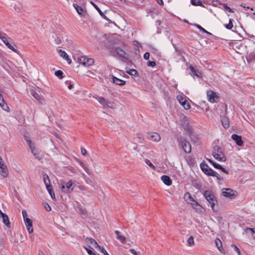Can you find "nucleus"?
I'll list each match as a JSON object with an SVG mask.
<instances>
[{
    "label": "nucleus",
    "instance_id": "nucleus-44",
    "mask_svg": "<svg viewBox=\"0 0 255 255\" xmlns=\"http://www.w3.org/2000/svg\"><path fill=\"white\" fill-rule=\"evenodd\" d=\"M84 248L86 250L89 255H95L96 254L93 252L90 248L84 246Z\"/></svg>",
    "mask_w": 255,
    "mask_h": 255
},
{
    "label": "nucleus",
    "instance_id": "nucleus-47",
    "mask_svg": "<svg viewBox=\"0 0 255 255\" xmlns=\"http://www.w3.org/2000/svg\"><path fill=\"white\" fill-rule=\"evenodd\" d=\"M223 3H221L219 0H213L212 1V4L214 6H218L220 5L222 6V4Z\"/></svg>",
    "mask_w": 255,
    "mask_h": 255
},
{
    "label": "nucleus",
    "instance_id": "nucleus-10",
    "mask_svg": "<svg viewBox=\"0 0 255 255\" xmlns=\"http://www.w3.org/2000/svg\"><path fill=\"white\" fill-rule=\"evenodd\" d=\"M184 198L187 203L190 204L193 208H196V207L199 206L198 203L193 199L190 193L186 192L184 195Z\"/></svg>",
    "mask_w": 255,
    "mask_h": 255
},
{
    "label": "nucleus",
    "instance_id": "nucleus-5",
    "mask_svg": "<svg viewBox=\"0 0 255 255\" xmlns=\"http://www.w3.org/2000/svg\"><path fill=\"white\" fill-rule=\"evenodd\" d=\"M110 51L113 56H119L125 59H127L128 58L126 52L120 47H113L111 49Z\"/></svg>",
    "mask_w": 255,
    "mask_h": 255
},
{
    "label": "nucleus",
    "instance_id": "nucleus-37",
    "mask_svg": "<svg viewBox=\"0 0 255 255\" xmlns=\"http://www.w3.org/2000/svg\"><path fill=\"white\" fill-rule=\"evenodd\" d=\"M222 6L223 7V8L225 10H226L227 12H230V13L233 12V10L230 7H229L226 4L223 3L222 4Z\"/></svg>",
    "mask_w": 255,
    "mask_h": 255
},
{
    "label": "nucleus",
    "instance_id": "nucleus-2",
    "mask_svg": "<svg viewBox=\"0 0 255 255\" xmlns=\"http://www.w3.org/2000/svg\"><path fill=\"white\" fill-rule=\"evenodd\" d=\"M59 186L61 192L65 194L72 193L75 186L72 180H70L68 182L62 181L60 183Z\"/></svg>",
    "mask_w": 255,
    "mask_h": 255
},
{
    "label": "nucleus",
    "instance_id": "nucleus-58",
    "mask_svg": "<svg viewBox=\"0 0 255 255\" xmlns=\"http://www.w3.org/2000/svg\"><path fill=\"white\" fill-rule=\"evenodd\" d=\"M69 170L70 172H71L72 173H76V170L73 167H70L69 168Z\"/></svg>",
    "mask_w": 255,
    "mask_h": 255
},
{
    "label": "nucleus",
    "instance_id": "nucleus-6",
    "mask_svg": "<svg viewBox=\"0 0 255 255\" xmlns=\"http://www.w3.org/2000/svg\"><path fill=\"white\" fill-rule=\"evenodd\" d=\"M0 39L2 41V42L4 43V44L10 50L13 51L14 52H17V50L15 48L16 45L13 44V45H11L10 43V42L11 41V39L9 37H7L6 34L3 33L0 37Z\"/></svg>",
    "mask_w": 255,
    "mask_h": 255
},
{
    "label": "nucleus",
    "instance_id": "nucleus-46",
    "mask_svg": "<svg viewBox=\"0 0 255 255\" xmlns=\"http://www.w3.org/2000/svg\"><path fill=\"white\" fill-rule=\"evenodd\" d=\"M255 58V54H251L247 57V60L248 62H250L252 60H254Z\"/></svg>",
    "mask_w": 255,
    "mask_h": 255
},
{
    "label": "nucleus",
    "instance_id": "nucleus-25",
    "mask_svg": "<svg viewBox=\"0 0 255 255\" xmlns=\"http://www.w3.org/2000/svg\"><path fill=\"white\" fill-rule=\"evenodd\" d=\"M77 161L80 165V166L85 170L86 173L88 174H91V171L89 168V166L87 164L82 162L80 160H77Z\"/></svg>",
    "mask_w": 255,
    "mask_h": 255
},
{
    "label": "nucleus",
    "instance_id": "nucleus-45",
    "mask_svg": "<svg viewBox=\"0 0 255 255\" xmlns=\"http://www.w3.org/2000/svg\"><path fill=\"white\" fill-rule=\"evenodd\" d=\"M188 244L189 246L193 245L194 244V238L192 236L190 237L187 240Z\"/></svg>",
    "mask_w": 255,
    "mask_h": 255
},
{
    "label": "nucleus",
    "instance_id": "nucleus-60",
    "mask_svg": "<svg viewBox=\"0 0 255 255\" xmlns=\"http://www.w3.org/2000/svg\"><path fill=\"white\" fill-rule=\"evenodd\" d=\"M220 170H221L222 172H224V173H226V174H228V171H227L225 168H224V167H223L222 166H221V168H220Z\"/></svg>",
    "mask_w": 255,
    "mask_h": 255
},
{
    "label": "nucleus",
    "instance_id": "nucleus-3",
    "mask_svg": "<svg viewBox=\"0 0 255 255\" xmlns=\"http://www.w3.org/2000/svg\"><path fill=\"white\" fill-rule=\"evenodd\" d=\"M212 154L214 157L220 161H225L226 160L222 148L218 146H214Z\"/></svg>",
    "mask_w": 255,
    "mask_h": 255
},
{
    "label": "nucleus",
    "instance_id": "nucleus-15",
    "mask_svg": "<svg viewBox=\"0 0 255 255\" xmlns=\"http://www.w3.org/2000/svg\"><path fill=\"white\" fill-rule=\"evenodd\" d=\"M235 191L230 188H225L222 192V194L226 197H231L235 195Z\"/></svg>",
    "mask_w": 255,
    "mask_h": 255
},
{
    "label": "nucleus",
    "instance_id": "nucleus-13",
    "mask_svg": "<svg viewBox=\"0 0 255 255\" xmlns=\"http://www.w3.org/2000/svg\"><path fill=\"white\" fill-rule=\"evenodd\" d=\"M146 137L148 139H150L155 142H158L161 139L160 135L156 132L147 133Z\"/></svg>",
    "mask_w": 255,
    "mask_h": 255
},
{
    "label": "nucleus",
    "instance_id": "nucleus-55",
    "mask_svg": "<svg viewBox=\"0 0 255 255\" xmlns=\"http://www.w3.org/2000/svg\"><path fill=\"white\" fill-rule=\"evenodd\" d=\"M45 208L48 211H49L51 210L50 206L47 203L45 205Z\"/></svg>",
    "mask_w": 255,
    "mask_h": 255
},
{
    "label": "nucleus",
    "instance_id": "nucleus-17",
    "mask_svg": "<svg viewBox=\"0 0 255 255\" xmlns=\"http://www.w3.org/2000/svg\"><path fill=\"white\" fill-rule=\"evenodd\" d=\"M189 68L191 72V73H190V74L193 77L194 76H196L198 78L202 77V73L201 72H200L199 71L196 70L193 66L190 65Z\"/></svg>",
    "mask_w": 255,
    "mask_h": 255
},
{
    "label": "nucleus",
    "instance_id": "nucleus-14",
    "mask_svg": "<svg viewBox=\"0 0 255 255\" xmlns=\"http://www.w3.org/2000/svg\"><path fill=\"white\" fill-rule=\"evenodd\" d=\"M110 80L112 82L115 83L119 86H123L126 84V81L119 79L114 75L111 76Z\"/></svg>",
    "mask_w": 255,
    "mask_h": 255
},
{
    "label": "nucleus",
    "instance_id": "nucleus-35",
    "mask_svg": "<svg viewBox=\"0 0 255 255\" xmlns=\"http://www.w3.org/2000/svg\"><path fill=\"white\" fill-rule=\"evenodd\" d=\"M208 161H209L210 163H211L213 166L215 168H217V169H220V168H221V165L214 162L213 161H212V160H210V159H208Z\"/></svg>",
    "mask_w": 255,
    "mask_h": 255
},
{
    "label": "nucleus",
    "instance_id": "nucleus-1",
    "mask_svg": "<svg viewBox=\"0 0 255 255\" xmlns=\"http://www.w3.org/2000/svg\"><path fill=\"white\" fill-rule=\"evenodd\" d=\"M203 195L208 203L210 204L213 212H217L218 209L215 208V206L217 204L218 202L213 192L210 190H206L204 191Z\"/></svg>",
    "mask_w": 255,
    "mask_h": 255
},
{
    "label": "nucleus",
    "instance_id": "nucleus-54",
    "mask_svg": "<svg viewBox=\"0 0 255 255\" xmlns=\"http://www.w3.org/2000/svg\"><path fill=\"white\" fill-rule=\"evenodd\" d=\"M213 177H216L219 180H223V178L222 177H221V176H220L217 172H216V175L215 176H212Z\"/></svg>",
    "mask_w": 255,
    "mask_h": 255
},
{
    "label": "nucleus",
    "instance_id": "nucleus-18",
    "mask_svg": "<svg viewBox=\"0 0 255 255\" xmlns=\"http://www.w3.org/2000/svg\"><path fill=\"white\" fill-rule=\"evenodd\" d=\"M232 138L236 142L238 146H242L243 144L241 136L236 134H233L232 135Z\"/></svg>",
    "mask_w": 255,
    "mask_h": 255
},
{
    "label": "nucleus",
    "instance_id": "nucleus-59",
    "mask_svg": "<svg viewBox=\"0 0 255 255\" xmlns=\"http://www.w3.org/2000/svg\"><path fill=\"white\" fill-rule=\"evenodd\" d=\"M44 179L45 180H47L49 179L48 176L46 174H44L43 175V181H44Z\"/></svg>",
    "mask_w": 255,
    "mask_h": 255
},
{
    "label": "nucleus",
    "instance_id": "nucleus-40",
    "mask_svg": "<svg viewBox=\"0 0 255 255\" xmlns=\"http://www.w3.org/2000/svg\"><path fill=\"white\" fill-rule=\"evenodd\" d=\"M233 20L232 19H230L229 23L225 25V27L227 29H231L233 28Z\"/></svg>",
    "mask_w": 255,
    "mask_h": 255
},
{
    "label": "nucleus",
    "instance_id": "nucleus-9",
    "mask_svg": "<svg viewBox=\"0 0 255 255\" xmlns=\"http://www.w3.org/2000/svg\"><path fill=\"white\" fill-rule=\"evenodd\" d=\"M79 62L85 67H89L94 64V60L93 58L86 56H81L78 58Z\"/></svg>",
    "mask_w": 255,
    "mask_h": 255
},
{
    "label": "nucleus",
    "instance_id": "nucleus-8",
    "mask_svg": "<svg viewBox=\"0 0 255 255\" xmlns=\"http://www.w3.org/2000/svg\"><path fill=\"white\" fill-rule=\"evenodd\" d=\"M200 168L202 171L206 175L208 176H215L216 175V172L214 171L212 169L210 168L209 166L204 162H202L200 164Z\"/></svg>",
    "mask_w": 255,
    "mask_h": 255
},
{
    "label": "nucleus",
    "instance_id": "nucleus-24",
    "mask_svg": "<svg viewBox=\"0 0 255 255\" xmlns=\"http://www.w3.org/2000/svg\"><path fill=\"white\" fill-rule=\"evenodd\" d=\"M161 180L166 185L169 186L172 184V180L167 175H162L161 177Z\"/></svg>",
    "mask_w": 255,
    "mask_h": 255
},
{
    "label": "nucleus",
    "instance_id": "nucleus-12",
    "mask_svg": "<svg viewBox=\"0 0 255 255\" xmlns=\"http://www.w3.org/2000/svg\"><path fill=\"white\" fill-rule=\"evenodd\" d=\"M177 99L180 105H182L185 110L190 109V105L187 102L185 97H183L182 95H179L177 96Z\"/></svg>",
    "mask_w": 255,
    "mask_h": 255
},
{
    "label": "nucleus",
    "instance_id": "nucleus-57",
    "mask_svg": "<svg viewBox=\"0 0 255 255\" xmlns=\"http://www.w3.org/2000/svg\"><path fill=\"white\" fill-rule=\"evenodd\" d=\"M81 153L83 155H86L87 154V151L84 148H81Z\"/></svg>",
    "mask_w": 255,
    "mask_h": 255
},
{
    "label": "nucleus",
    "instance_id": "nucleus-41",
    "mask_svg": "<svg viewBox=\"0 0 255 255\" xmlns=\"http://www.w3.org/2000/svg\"><path fill=\"white\" fill-rule=\"evenodd\" d=\"M194 26H196L197 28H198L200 31H201L204 33L210 34L206 30H205L204 28H203L201 25H200L198 24H194Z\"/></svg>",
    "mask_w": 255,
    "mask_h": 255
},
{
    "label": "nucleus",
    "instance_id": "nucleus-29",
    "mask_svg": "<svg viewBox=\"0 0 255 255\" xmlns=\"http://www.w3.org/2000/svg\"><path fill=\"white\" fill-rule=\"evenodd\" d=\"M86 242L87 244L93 245L95 247H97V248H98V246H99L97 242L91 238H87L86 239Z\"/></svg>",
    "mask_w": 255,
    "mask_h": 255
},
{
    "label": "nucleus",
    "instance_id": "nucleus-51",
    "mask_svg": "<svg viewBox=\"0 0 255 255\" xmlns=\"http://www.w3.org/2000/svg\"><path fill=\"white\" fill-rule=\"evenodd\" d=\"M150 54L149 52H145L143 55V58L145 60H148L149 58Z\"/></svg>",
    "mask_w": 255,
    "mask_h": 255
},
{
    "label": "nucleus",
    "instance_id": "nucleus-7",
    "mask_svg": "<svg viewBox=\"0 0 255 255\" xmlns=\"http://www.w3.org/2000/svg\"><path fill=\"white\" fill-rule=\"evenodd\" d=\"M94 98H95L99 102V103L104 107H107L111 109H113L114 108V103L113 102L108 101L103 97L96 96H94Z\"/></svg>",
    "mask_w": 255,
    "mask_h": 255
},
{
    "label": "nucleus",
    "instance_id": "nucleus-32",
    "mask_svg": "<svg viewBox=\"0 0 255 255\" xmlns=\"http://www.w3.org/2000/svg\"><path fill=\"white\" fill-rule=\"evenodd\" d=\"M215 242L216 245L218 249H219V250L221 251V249H222V245L221 240L219 239H216Z\"/></svg>",
    "mask_w": 255,
    "mask_h": 255
},
{
    "label": "nucleus",
    "instance_id": "nucleus-63",
    "mask_svg": "<svg viewBox=\"0 0 255 255\" xmlns=\"http://www.w3.org/2000/svg\"><path fill=\"white\" fill-rule=\"evenodd\" d=\"M72 88H73V85H72L70 84V85H69L68 86V88H69V89H71Z\"/></svg>",
    "mask_w": 255,
    "mask_h": 255
},
{
    "label": "nucleus",
    "instance_id": "nucleus-19",
    "mask_svg": "<svg viewBox=\"0 0 255 255\" xmlns=\"http://www.w3.org/2000/svg\"><path fill=\"white\" fill-rule=\"evenodd\" d=\"M0 217L2 218L3 223L7 227H10V222L8 216L4 213L0 211Z\"/></svg>",
    "mask_w": 255,
    "mask_h": 255
},
{
    "label": "nucleus",
    "instance_id": "nucleus-56",
    "mask_svg": "<svg viewBox=\"0 0 255 255\" xmlns=\"http://www.w3.org/2000/svg\"><path fill=\"white\" fill-rule=\"evenodd\" d=\"M129 252L134 255H138L136 252L132 249L129 250Z\"/></svg>",
    "mask_w": 255,
    "mask_h": 255
},
{
    "label": "nucleus",
    "instance_id": "nucleus-27",
    "mask_svg": "<svg viewBox=\"0 0 255 255\" xmlns=\"http://www.w3.org/2000/svg\"><path fill=\"white\" fill-rule=\"evenodd\" d=\"M115 233L117 235V239L119 240L122 243H124L126 241V238L125 237L121 235V233L118 230L115 231Z\"/></svg>",
    "mask_w": 255,
    "mask_h": 255
},
{
    "label": "nucleus",
    "instance_id": "nucleus-64",
    "mask_svg": "<svg viewBox=\"0 0 255 255\" xmlns=\"http://www.w3.org/2000/svg\"><path fill=\"white\" fill-rule=\"evenodd\" d=\"M82 175L84 178H85L86 177V175L83 173H82Z\"/></svg>",
    "mask_w": 255,
    "mask_h": 255
},
{
    "label": "nucleus",
    "instance_id": "nucleus-33",
    "mask_svg": "<svg viewBox=\"0 0 255 255\" xmlns=\"http://www.w3.org/2000/svg\"><path fill=\"white\" fill-rule=\"evenodd\" d=\"M191 3L193 5L203 6L200 0H191Z\"/></svg>",
    "mask_w": 255,
    "mask_h": 255
},
{
    "label": "nucleus",
    "instance_id": "nucleus-42",
    "mask_svg": "<svg viewBox=\"0 0 255 255\" xmlns=\"http://www.w3.org/2000/svg\"><path fill=\"white\" fill-rule=\"evenodd\" d=\"M98 249L104 254V255H109L106 250L101 246H98Z\"/></svg>",
    "mask_w": 255,
    "mask_h": 255
},
{
    "label": "nucleus",
    "instance_id": "nucleus-26",
    "mask_svg": "<svg viewBox=\"0 0 255 255\" xmlns=\"http://www.w3.org/2000/svg\"><path fill=\"white\" fill-rule=\"evenodd\" d=\"M221 123L223 127L227 128L229 127V120L227 117H223L221 119Z\"/></svg>",
    "mask_w": 255,
    "mask_h": 255
},
{
    "label": "nucleus",
    "instance_id": "nucleus-31",
    "mask_svg": "<svg viewBox=\"0 0 255 255\" xmlns=\"http://www.w3.org/2000/svg\"><path fill=\"white\" fill-rule=\"evenodd\" d=\"M31 95L38 101L40 102L41 97L35 91H31Z\"/></svg>",
    "mask_w": 255,
    "mask_h": 255
},
{
    "label": "nucleus",
    "instance_id": "nucleus-48",
    "mask_svg": "<svg viewBox=\"0 0 255 255\" xmlns=\"http://www.w3.org/2000/svg\"><path fill=\"white\" fill-rule=\"evenodd\" d=\"M232 247L233 248L234 250L237 252L238 255H241L240 251L239 249L235 245H232Z\"/></svg>",
    "mask_w": 255,
    "mask_h": 255
},
{
    "label": "nucleus",
    "instance_id": "nucleus-38",
    "mask_svg": "<svg viewBox=\"0 0 255 255\" xmlns=\"http://www.w3.org/2000/svg\"><path fill=\"white\" fill-rule=\"evenodd\" d=\"M145 163L153 170L155 169V166L148 159L144 160Z\"/></svg>",
    "mask_w": 255,
    "mask_h": 255
},
{
    "label": "nucleus",
    "instance_id": "nucleus-16",
    "mask_svg": "<svg viewBox=\"0 0 255 255\" xmlns=\"http://www.w3.org/2000/svg\"><path fill=\"white\" fill-rule=\"evenodd\" d=\"M25 224L26 225L27 230L29 233H31L33 231L32 227V222L31 219L28 218L24 220Z\"/></svg>",
    "mask_w": 255,
    "mask_h": 255
},
{
    "label": "nucleus",
    "instance_id": "nucleus-34",
    "mask_svg": "<svg viewBox=\"0 0 255 255\" xmlns=\"http://www.w3.org/2000/svg\"><path fill=\"white\" fill-rule=\"evenodd\" d=\"M127 72L128 74L134 76H137L138 74L137 71L133 69H129L127 71Z\"/></svg>",
    "mask_w": 255,
    "mask_h": 255
},
{
    "label": "nucleus",
    "instance_id": "nucleus-4",
    "mask_svg": "<svg viewBox=\"0 0 255 255\" xmlns=\"http://www.w3.org/2000/svg\"><path fill=\"white\" fill-rule=\"evenodd\" d=\"M178 141L180 146H181L185 152L189 153L191 151V145L189 141H187L185 138L180 137L178 138Z\"/></svg>",
    "mask_w": 255,
    "mask_h": 255
},
{
    "label": "nucleus",
    "instance_id": "nucleus-30",
    "mask_svg": "<svg viewBox=\"0 0 255 255\" xmlns=\"http://www.w3.org/2000/svg\"><path fill=\"white\" fill-rule=\"evenodd\" d=\"M91 3L94 6V7L97 9L100 15L103 17L104 19L106 20H108V18L107 16L104 14V13L101 11V10L99 8V7L93 2L91 1Z\"/></svg>",
    "mask_w": 255,
    "mask_h": 255
},
{
    "label": "nucleus",
    "instance_id": "nucleus-28",
    "mask_svg": "<svg viewBox=\"0 0 255 255\" xmlns=\"http://www.w3.org/2000/svg\"><path fill=\"white\" fill-rule=\"evenodd\" d=\"M73 6L76 9V10L77 12L78 13V14H79L80 15H83L84 14L85 10L82 7L78 5L77 4H76V3L73 4Z\"/></svg>",
    "mask_w": 255,
    "mask_h": 255
},
{
    "label": "nucleus",
    "instance_id": "nucleus-23",
    "mask_svg": "<svg viewBox=\"0 0 255 255\" xmlns=\"http://www.w3.org/2000/svg\"><path fill=\"white\" fill-rule=\"evenodd\" d=\"M0 107L4 111H8L9 110V108L7 105V104L5 102L3 97L0 94Z\"/></svg>",
    "mask_w": 255,
    "mask_h": 255
},
{
    "label": "nucleus",
    "instance_id": "nucleus-50",
    "mask_svg": "<svg viewBox=\"0 0 255 255\" xmlns=\"http://www.w3.org/2000/svg\"><path fill=\"white\" fill-rule=\"evenodd\" d=\"M22 216H23V218L24 220H25V219H26L28 218H27V215L26 212L25 210H23L22 211Z\"/></svg>",
    "mask_w": 255,
    "mask_h": 255
},
{
    "label": "nucleus",
    "instance_id": "nucleus-11",
    "mask_svg": "<svg viewBox=\"0 0 255 255\" xmlns=\"http://www.w3.org/2000/svg\"><path fill=\"white\" fill-rule=\"evenodd\" d=\"M207 96L208 101L211 103H217L219 101L218 96L212 90H208L207 92Z\"/></svg>",
    "mask_w": 255,
    "mask_h": 255
},
{
    "label": "nucleus",
    "instance_id": "nucleus-22",
    "mask_svg": "<svg viewBox=\"0 0 255 255\" xmlns=\"http://www.w3.org/2000/svg\"><path fill=\"white\" fill-rule=\"evenodd\" d=\"M27 142L29 145V147L31 150V152L35 156L36 158L39 159V154L35 149L34 146L33 145L32 142L30 140H27Z\"/></svg>",
    "mask_w": 255,
    "mask_h": 255
},
{
    "label": "nucleus",
    "instance_id": "nucleus-49",
    "mask_svg": "<svg viewBox=\"0 0 255 255\" xmlns=\"http://www.w3.org/2000/svg\"><path fill=\"white\" fill-rule=\"evenodd\" d=\"M147 65L149 67H154L156 65V63L154 61H149L147 63Z\"/></svg>",
    "mask_w": 255,
    "mask_h": 255
},
{
    "label": "nucleus",
    "instance_id": "nucleus-20",
    "mask_svg": "<svg viewBox=\"0 0 255 255\" xmlns=\"http://www.w3.org/2000/svg\"><path fill=\"white\" fill-rule=\"evenodd\" d=\"M0 174L4 177L8 175L6 166L3 163L0 164Z\"/></svg>",
    "mask_w": 255,
    "mask_h": 255
},
{
    "label": "nucleus",
    "instance_id": "nucleus-52",
    "mask_svg": "<svg viewBox=\"0 0 255 255\" xmlns=\"http://www.w3.org/2000/svg\"><path fill=\"white\" fill-rule=\"evenodd\" d=\"M44 184H45V185L46 186V187H47L48 186H51V185L50 184V181L49 179L47 180H45L44 179Z\"/></svg>",
    "mask_w": 255,
    "mask_h": 255
},
{
    "label": "nucleus",
    "instance_id": "nucleus-62",
    "mask_svg": "<svg viewBox=\"0 0 255 255\" xmlns=\"http://www.w3.org/2000/svg\"><path fill=\"white\" fill-rule=\"evenodd\" d=\"M79 188L81 190H85V187L83 186H79Z\"/></svg>",
    "mask_w": 255,
    "mask_h": 255
},
{
    "label": "nucleus",
    "instance_id": "nucleus-36",
    "mask_svg": "<svg viewBox=\"0 0 255 255\" xmlns=\"http://www.w3.org/2000/svg\"><path fill=\"white\" fill-rule=\"evenodd\" d=\"M246 230L248 231H250L251 232L252 237L254 239H255V228H247Z\"/></svg>",
    "mask_w": 255,
    "mask_h": 255
},
{
    "label": "nucleus",
    "instance_id": "nucleus-61",
    "mask_svg": "<svg viewBox=\"0 0 255 255\" xmlns=\"http://www.w3.org/2000/svg\"><path fill=\"white\" fill-rule=\"evenodd\" d=\"M156 1L160 5L163 4V2L162 0H156Z\"/></svg>",
    "mask_w": 255,
    "mask_h": 255
},
{
    "label": "nucleus",
    "instance_id": "nucleus-53",
    "mask_svg": "<svg viewBox=\"0 0 255 255\" xmlns=\"http://www.w3.org/2000/svg\"><path fill=\"white\" fill-rule=\"evenodd\" d=\"M137 136L138 138V142L140 143H143V138L141 136L140 134H137Z\"/></svg>",
    "mask_w": 255,
    "mask_h": 255
},
{
    "label": "nucleus",
    "instance_id": "nucleus-39",
    "mask_svg": "<svg viewBox=\"0 0 255 255\" xmlns=\"http://www.w3.org/2000/svg\"><path fill=\"white\" fill-rule=\"evenodd\" d=\"M63 73L61 70H57L55 72V75L58 77L60 79H62L63 78Z\"/></svg>",
    "mask_w": 255,
    "mask_h": 255
},
{
    "label": "nucleus",
    "instance_id": "nucleus-21",
    "mask_svg": "<svg viewBox=\"0 0 255 255\" xmlns=\"http://www.w3.org/2000/svg\"><path fill=\"white\" fill-rule=\"evenodd\" d=\"M57 52L59 55L64 59L67 60L69 64L71 63V60L69 58L68 55L64 50L59 49L57 50Z\"/></svg>",
    "mask_w": 255,
    "mask_h": 255
},
{
    "label": "nucleus",
    "instance_id": "nucleus-43",
    "mask_svg": "<svg viewBox=\"0 0 255 255\" xmlns=\"http://www.w3.org/2000/svg\"><path fill=\"white\" fill-rule=\"evenodd\" d=\"M46 189L48 191L49 194H51V193H52V194L53 195V198H54V192L53 190L52 186H48L46 187Z\"/></svg>",
    "mask_w": 255,
    "mask_h": 255
}]
</instances>
